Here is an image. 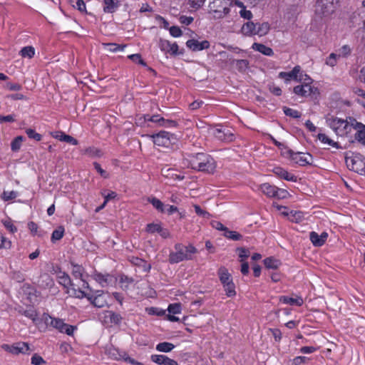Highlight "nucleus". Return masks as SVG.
I'll return each instance as SVG.
<instances>
[{"instance_id":"obj_43","label":"nucleus","mask_w":365,"mask_h":365,"mask_svg":"<svg viewBox=\"0 0 365 365\" xmlns=\"http://www.w3.org/2000/svg\"><path fill=\"white\" fill-rule=\"evenodd\" d=\"M23 140L24 138L22 136H17L16 138H15L11 143V150L15 152L18 151L21 146Z\"/></svg>"},{"instance_id":"obj_22","label":"nucleus","mask_w":365,"mask_h":365,"mask_svg":"<svg viewBox=\"0 0 365 365\" xmlns=\"http://www.w3.org/2000/svg\"><path fill=\"white\" fill-rule=\"evenodd\" d=\"M252 48L255 51H259L267 56H271L274 54V52L270 47H268L262 43H254L252 46Z\"/></svg>"},{"instance_id":"obj_10","label":"nucleus","mask_w":365,"mask_h":365,"mask_svg":"<svg viewBox=\"0 0 365 365\" xmlns=\"http://www.w3.org/2000/svg\"><path fill=\"white\" fill-rule=\"evenodd\" d=\"M91 277L98 282L101 287H106L113 282V277L110 274H102L95 271Z\"/></svg>"},{"instance_id":"obj_45","label":"nucleus","mask_w":365,"mask_h":365,"mask_svg":"<svg viewBox=\"0 0 365 365\" xmlns=\"http://www.w3.org/2000/svg\"><path fill=\"white\" fill-rule=\"evenodd\" d=\"M17 192L16 191H4L1 197L5 201H9L11 200H14L17 197Z\"/></svg>"},{"instance_id":"obj_36","label":"nucleus","mask_w":365,"mask_h":365,"mask_svg":"<svg viewBox=\"0 0 365 365\" xmlns=\"http://www.w3.org/2000/svg\"><path fill=\"white\" fill-rule=\"evenodd\" d=\"M20 54L24 58H31L35 54V49L32 46H25L20 51Z\"/></svg>"},{"instance_id":"obj_35","label":"nucleus","mask_w":365,"mask_h":365,"mask_svg":"<svg viewBox=\"0 0 365 365\" xmlns=\"http://www.w3.org/2000/svg\"><path fill=\"white\" fill-rule=\"evenodd\" d=\"M224 236L227 237V239L234 240V241H238L240 240L242 238V235L238 233L236 231H232L230 230L228 228L225 230V232H224Z\"/></svg>"},{"instance_id":"obj_60","label":"nucleus","mask_w":365,"mask_h":365,"mask_svg":"<svg viewBox=\"0 0 365 365\" xmlns=\"http://www.w3.org/2000/svg\"><path fill=\"white\" fill-rule=\"evenodd\" d=\"M268 88H269V91L270 93H272V94L277 96H279L282 95V90L278 86H276L274 84L272 83V84H269L268 85Z\"/></svg>"},{"instance_id":"obj_11","label":"nucleus","mask_w":365,"mask_h":365,"mask_svg":"<svg viewBox=\"0 0 365 365\" xmlns=\"http://www.w3.org/2000/svg\"><path fill=\"white\" fill-rule=\"evenodd\" d=\"M352 121V128L357 130L355 134V139L361 144L365 145V125L357 122L354 118H350Z\"/></svg>"},{"instance_id":"obj_21","label":"nucleus","mask_w":365,"mask_h":365,"mask_svg":"<svg viewBox=\"0 0 365 365\" xmlns=\"http://www.w3.org/2000/svg\"><path fill=\"white\" fill-rule=\"evenodd\" d=\"M279 301L283 304L297 305L299 307L302 306L304 303V300L301 297L292 298L287 296H281Z\"/></svg>"},{"instance_id":"obj_64","label":"nucleus","mask_w":365,"mask_h":365,"mask_svg":"<svg viewBox=\"0 0 365 365\" xmlns=\"http://www.w3.org/2000/svg\"><path fill=\"white\" fill-rule=\"evenodd\" d=\"M351 51L350 47L348 45H344L339 49V56L346 57L351 53Z\"/></svg>"},{"instance_id":"obj_63","label":"nucleus","mask_w":365,"mask_h":365,"mask_svg":"<svg viewBox=\"0 0 365 365\" xmlns=\"http://www.w3.org/2000/svg\"><path fill=\"white\" fill-rule=\"evenodd\" d=\"M170 34L173 37H179L182 35V31L181 29L176 26H173L169 29Z\"/></svg>"},{"instance_id":"obj_24","label":"nucleus","mask_w":365,"mask_h":365,"mask_svg":"<svg viewBox=\"0 0 365 365\" xmlns=\"http://www.w3.org/2000/svg\"><path fill=\"white\" fill-rule=\"evenodd\" d=\"M261 191L269 197H274L277 192V187L269 183H264L260 185Z\"/></svg>"},{"instance_id":"obj_13","label":"nucleus","mask_w":365,"mask_h":365,"mask_svg":"<svg viewBox=\"0 0 365 365\" xmlns=\"http://www.w3.org/2000/svg\"><path fill=\"white\" fill-rule=\"evenodd\" d=\"M186 46L193 51H199L208 48L210 42L206 40L200 42L195 39H190L186 42Z\"/></svg>"},{"instance_id":"obj_54","label":"nucleus","mask_w":365,"mask_h":365,"mask_svg":"<svg viewBox=\"0 0 365 365\" xmlns=\"http://www.w3.org/2000/svg\"><path fill=\"white\" fill-rule=\"evenodd\" d=\"M128 58L133 61V62L146 66L145 62L142 59L141 56L139 53L129 55Z\"/></svg>"},{"instance_id":"obj_51","label":"nucleus","mask_w":365,"mask_h":365,"mask_svg":"<svg viewBox=\"0 0 365 365\" xmlns=\"http://www.w3.org/2000/svg\"><path fill=\"white\" fill-rule=\"evenodd\" d=\"M2 223L10 232L14 233L17 231L16 227L12 223L10 219L2 220Z\"/></svg>"},{"instance_id":"obj_42","label":"nucleus","mask_w":365,"mask_h":365,"mask_svg":"<svg viewBox=\"0 0 365 365\" xmlns=\"http://www.w3.org/2000/svg\"><path fill=\"white\" fill-rule=\"evenodd\" d=\"M83 268L78 264H73L72 269V274L76 279H80L81 280L83 279Z\"/></svg>"},{"instance_id":"obj_26","label":"nucleus","mask_w":365,"mask_h":365,"mask_svg":"<svg viewBox=\"0 0 365 365\" xmlns=\"http://www.w3.org/2000/svg\"><path fill=\"white\" fill-rule=\"evenodd\" d=\"M19 312L28 317L29 319H31L34 323H36L38 319V313L36 310L32 307H30L29 309L25 310L20 309Z\"/></svg>"},{"instance_id":"obj_46","label":"nucleus","mask_w":365,"mask_h":365,"mask_svg":"<svg viewBox=\"0 0 365 365\" xmlns=\"http://www.w3.org/2000/svg\"><path fill=\"white\" fill-rule=\"evenodd\" d=\"M169 314H177L181 312V304L179 303L171 304L168 306Z\"/></svg>"},{"instance_id":"obj_34","label":"nucleus","mask_w":365,"mask_h":365,"mask_svg":"<svg viewBox=\"0 0 365 365\" xmlns=\"http://www.w3.org/2000/svg\"><path fill=\"white\" fill-rule=\"evenodd\" d=\"M59 283L62 284L64 287H72L74 284L72 283L71 279L68 274L65 272L62 273V275L58 277Z\"/></svg>"},{"instance_id":"obj_61","label":"nucleus","mask_w":365,"mask_h":365,"mask_svg":"<svg viewBox=\"0 0 365 365\" xmlns=\"http://www.w3.org/2000/svg\"><path fill=\"white\" fill-rule=\"evenodd\" d=\"M161 226L158 224L150 223L147 225L146 231L150 233L159 232Z\"/></svg>"},{"instance_id":"obj_52","label":"nucleus","mask_w":365,"mask_h":365,"mask_svg":"<svg viewBox=\"0 0 365 365\" xmlns=\"http://www.w3.org/2000/svg\"><path fill=\"white\" fill-rule=\"evenodd\" d=\"M31 362L34 365H42L46 364V361L38 354H34L31 359Z\"/></svg>"},{"instance_id":"obj_37","label":"nucleus","mask_w":365,"mask_h":365,"mask_svg":"<svg viewBox=\"0 0 365 365\" xmlns=\"http://www.w3.org/2000/svg\"><path fill=\"white\" fill-rule=\"evenodd\" d=\"M226 295L229 297H234L236 294L235 286L233 282H230L225 284H223Z\"/></svg>"},{"instance_id":"obj_9","label":"nucleus","mask_w":365,"mask_h":365,"mask_svg":"<svg viewBox=\"0 0 365 365\" xmlns=\"http://www.w3.org/2000/svg\"><path fill=\"white\" fill-rule=\"evenodd\" d=\"M339 0H317L316 4V12L320 15L327 16L334 11V4Z\"/></svg>"},{"instance_id":"obj_8","label":"nucleus","mask_w":365,"mask_h":365,"mask_svg":"<svg viewBox=\"0 0 365 365\" xmlns=\"http://www.w3.org/2000/svg\"><path fill=\"white\" fill-rule=\"evenodd\" d=\"M346 164L349 170L365 175V158L362 159L361 155L346 158Z\"/></svg>"},{"instance_id":"obj_53","label":"nucleus","mask_w":365,"mask_h":365,"mask_svg":"<svg viewBox=\"0 0 365 365\" xmlns=\"http://www.w3.org/2000/svg\"><path fill=\"white\" fill-rule=\"evenodd\" d=\"M167 356L153 354L151 356V360L154 363L160 365H163Z\"/></svg>"},{"instance_id":"obj_62","label":"nucleus","mask_w":365,"mask_h":365,"mask_svg":"<svg viewBox=\"0 0 365 365\" xmlns=\"http://www.w3.org/2000/svg\"><path fill=\"white\" fill-rule=\"evenodd\" d=\"M288 195H289V193L287 190L277 187V192H276L274 197H277L278 199H284Z\"/></svg>"},{"instance_id":"obj_40","label":"nucleus","mask_w":365,"mask_h":365,"mask_svg":"<svg viewBox=\"0 0 365 365\" xmlns=\"http://www.w3.org/2000/svg\"><path fill=\"white\" fill-rule=\"evenodd\" d=\"M73 7L77 9L81 12L86 11V4L83 0H69Z\"/></svg>"},{"instance_id":"obj_29","label":"nucleus","mask_w":365,"mask_h":365,"mask_svg":"<svg viewBox=\"0 0 365 365\" xmlns=\"http://www.w3.org/2000/svg\"><path fill=\"white\" fill-rule=\"evenodd\" d=\"M132 262L135 265L141 268L145 272H148L151 269V264L141 258L135 257Z\"/></svg>"},{"instance_id":"obj_38","label":"nucleus","mask_w":365,"mask_h":365,"mask_svg":"<svg viewBox=\"0 0 365 365\" xmlns=\"http://www.w3.org/2000/svg\"><path fill=\"white\" fill-rule=\"evenodd\" d=\"M64 228L62 226H59L56 229L51 235V241L54 242L56 240H61L63 237Z\"/></svg>"},{"instance_id":"obj_18","label":"nucleus","mask_w":365,"mask_h":365,"mask_svg":"<svg viewBox=\"0 0 365 365\" xmlns=\"http://www.w3.org/2000/svg\"><path fill=\"white\" fill-rule=\"evenodd\" d=\"M52 136L60 141L66 142L71 145H78V140L69 135H66L62 131H56L52 133Z\"/></svg>"},{"instance_id":"obj_59","label":"nucleus","mask_w":365,"mask_h":365,"mask_svg":"<svg viewBox=\"0 0 365 365\" xmlns=\"http://www.w3.org/2000/svg\"><path fill=\"white\" fill-rule=\"evenodd\" d=\"M14 121H16V115L14 114L8 115L6 116L0 115V123H13Z\"/></svg>"},{"instance_id":"obj_19","label":"nucleus","mask_w":365,"mask_h":365,"mask_svg":"<svg viewBox=\"0 0 365 365\" xmlns=\"http://www.w3.org/2000/svg\"><path fill=\"white\" fill-rule=\"evenodd\" d=\"M95 298L93 299V305L95 307L103 308L107 304V300L103 295V291L97 290L95 291Z\"/></svg>"},{"instance_id":"obj_5","label":"nucleus","mask_w":365,"mask_h":365,"mask_svg":"<svg viewBox=\"0 0 365 365\" xmlns=\"http://www.w3.org/2000/svg\"><path fill=\"white\" fill-rule=\"evenodd\" d=\"M327 121L330 128H331L338 135L344 136L351 132L352 121L350 119L349 121H347L346 120L340 118H329Z\"/></svg>"},{"instance_id":"obj_58","label":"nucleus","mask_w":365,"mask_h":365,"mask_svg":"<svg viewBox=\"0 0 365 365\" xmlns=\"http://www.w3.org/2000/svg\"><path fill=\"white\" fill-rule=\"evenodd\" d=\"M239 14L242 18L245 19L250 20L252 18V12L250 10H247L246 7L240 9Z\"/></svg>"},{"instance_id":"obj_17","label":"nucleus","mask_w":365,"mask_h":365,"mask_svg":"<svg viewBox=\"0 0 365 365\" xmlns=\"http://www.w3.org/2000/svg\"><path fill=\"white\" fill-rule=\"evenodd\" d=\"M328 234L325 232H323L320 235L315 232H311L309 234V239L316 247L322 246L325 243Z\"/></svg>"},{"instance_id":"obj_56","label":"nucleus","mask_w":365,"mask_h":365,"mask_svg":"<svg viewBox=\"0 0 365 365\" xmlns=\"http://www.w3.org/2000/svg\"><path fill=\"white\" fill-rule=\"evenodd\" d=\"M336 54L334 53H331L326 59V64L331 66V67H334L336 66V63H337V60H336Z\"/></svg>"},{"instance_id":"obj_55","label":"nucleus","mask_w":365,"mask_h":365,"mask_svg":"<svg viewBox=\"0 0 365 365\" xmlns=\"http://www.w3.org/2000/svg\"><path fill=\"white\" fill-rule=\"evenodd\" d=\"M85 153L91 157L100 156L101 155V150L94 147L88 148L85 150Z\"/></svg>"},{"instance_id":"obj_3","label":"nucleus","mask_w":365,"mask_h":365,"mask_svg":"<svg viewBox=\"0 0 365 365\" xmlns=\"http://www.w3.org/2000/svg\"><path fill=\"white\" fill-rule=\"evenodd\" d=\"M231 4L230 0H213L209 4L208 14L212 19H223L230 12Z\"/></svg>"},{"instance_id":"obj_28","label":"nucleus","mask_w":365,"mask_h":365,"mask_svg":"<svg viewBox=\"0 0 365 365\" xmlns=\"http://www.w3.org/2000/svg\"><path fill=\"white\" fill-rule=\"evenodd\" d=\"M256 24L252 21L245 23L242 27V32L246 36L255 35Z\"/></svg>"},{"instance_id":"obj_1","label":"nucleus","mask_w":365,"mask_h":365,"mask_svg":"<svg viewBox=\"0 0 365 365\" xmlns=\"http://www.w3.org/2000/svg\"><path fill=\"white\" fill-rule=\"evenodd\" d=\"M186 160L188 162L189 167L197 171L213 173L216 168L215 160L207 153L190 154Z\"/></svg>"},{"instance_id":"obj_48","label":"nucleus","mask_w":365,"mask_h":365,"mask_svg":"<svg viewBox=\"0 0 365 365\" xmlns=\"http://www.w3.org/2000/svg\"><path fill=\"white\" fill-rule=\"evenodd\" d=\"M158 46L165 53H168L170 47V42L168 40L160 39Z\"/></svg>"},{"instance_id":"obj_41","label":"nucleus","mask_w":365,"mask_h":365,"mask_svg":"<svg viewBox=\"0 0 365 365\" xmlns=\"http://www.w3.org/2000/svg\"><path fill=\"white\" fill-rule=\"evenodd\" d=\"M318 139L324 143H327L328 145L339 148L338 143L332 140L331 139L329 138L324 133H319L318 134Z\"/></svg>"},{"instance_id":"obj_23","label":"nucleus","mask_w":365,"mask_h":365,"mask_svg":"<svg viewBox=\"0 0 365 365\" xmlns=\"http://www.w3.org/2000/svg\"><path fill=\"white\" fill-rule=\"evenodd\" d=\"M118 2V0H104L103 11L108 14L115 12L119 6Z\"/></svg>"},{"instance_id":"obj_15","label":"nucleus","mask_w":365,"mask_h":365,"mask_svg":"<svg viewBox=\"0 0 365 365\" xmlns=\"http://www.w3.org/2000/svg\"><path fill=\"white\" fill-rule=\"evenodd\" d=\"M314 89L316 88L312 87L309 83H306L304 84L295 86L293 91L296 95L307 97L313 93Z\"/></svg>"},{"instance_id":"obj_44","label":"nucleus","mask_w":365,"mask_h":365,"mask_svg":"<svg viewBox=\"0 0 365 365\" xmlns=\"http://www.w3.org/2000/svg\"><path fill=\"white\" fill-rule=\"evenodd\" d=\"M283 110L286 115L292 117L293 118H299L301 117V113L297 110H294L292 108L287 107H284Z\"/></svg>"},{"instance_id":"obj_16","label":"nucleus","mask_w":365,"mask_h":365,"mask_svg":"<svg viewBox=\"0 0 365 365\" xmlns=\"http://www.w3.org/2000/svg\"><path fill=\"white\" fill-rule=\"evenodd\" d=\"M273 173L279 178L287 181L297 182V177L293 174L288 173L286 170L281 167H275L273 168Z\"/></svg>"},{"instance_id":"obj_20","label":"nucleus","mask_w":365,"mask_h":365,"mask_svg":"<svg viewBox=\"0 0 365 365\" xmlns=\"http://www.w3.org/2000/svg\"><path fill=\"white\" fill-rule=\"evenodd\" d=\"M105 318L109 321L110 324L115 325L120 324L123 317L118 313H115L113 311L108 310L105 313Z\"/></svg>"},{"instance_id":"obj_47","label":"nucleus","mask_w":365,"mask_h":365,"mask_svg":"<svg viewBox=\"0 0 365 365\" xmlns=\"http://www.w3.org/2000/svg\"><path fill=\"white\" fill-rule=\"evenodd\" d=\"M26 133L27 134L29 138L34 139L36 141H40L41 140V135L36 133L34 130L31 128L26 129Z\"/></svg>"},{"instance_id":"obj_33","label":"nucleus","mask_w":365,"mask_h":365,"mask_svg":"<svg viewBox=\"0 0 365 365\" xmlns=\"http://www.w3.org/2000/svg\"><path fill=\"white\" fill-rule=\"evenodd\" d=\"M148 201L152 204V205L158 211L160 212H165V205L158 198L155 197H149L148 199Z\"/></svg>"},{"instance_id":"obj_6","label":"nucleus","mask_w":365,"mask_h":365,"mask_svg":"<svg viewBox=\"0 0 365 365\" xmlns=\"http://www.w3.org/2000/svg\"><path fill=\"white\" fill-rule=\"evenodd\" d=\"M1 348L4 351L14 355L19 354L29 355L31 352L34 351V349L30 347L29 344L24 341H18L12 344H4L1 345Z\"/></svg>"},{"instance_id":"obj_31","label":"nucleus","mask_w":365,"mask_h":365,"mask_svg":"<svg viewBox=\"0 0 365 365\" xmlns=\"http://www.w3.org/2000/svg\"><path fill=\"white\" fill-rule=\"evenodd\" d=\"M134 282V279L132 277H129L125 274H122L120 277L119 283L120 287L123 290H127L129 289L130 284Z\"/></svg>"},{"instance_id":"obj_12","label":"nucleus","mask_w":365,"mask_h":365,"mask_svg":"<svg viewBox=\"0 0 365 365\" xmlns=\"http://www.w3.org/2000/svg\"><path fill=\"white\" fill-rule=\"evenodd\" d=\"M213 134L216 138L222 141L231 142L234 140V134L227 128H217Z\"/></svg>"},{"instance_id":"obj_14","label":"nucleus","mask_w":365,"mask_h":365,"mask_svg":"<svg viewBox=\"0 0 365 365\" xmlns=\"http://www.w3.org/2000/svg\"><path fill=\"white\" fill-rule=\"evenodd\" d=\"M292 158L301 166L312 164V156L309 153H297L292 155Z\"/></svg>"},{"instance_id":"obj_57","label":"nucleus","mask_w":365,"mask_h":365,"mask_svg":"<svg viewBox=\"0 0 365 365\" xmlns=\"http://www.w3.org/2000/svg\"><path fill=\"white\" fill-rule=\"evenodd\" d=\"M249 62L247 60L242 59V60H236V66L238 70L240 71H245L248 67Z\"/></svg>"},{"instance_id":"obj_32","label":"nucleus","mask_w":365,"mask_h":365,"mask_svg":"<svg viewBox=\"0 0 365 365\" xmlns=\"http://www.w3.org/2000/svg\"><path fill=\"white\" fill-rule=\"evenodd\" d=\"M175 348V345L172 343L164 341L157 344L156 350L160 352H170Z\"/></svg>"},{"instance_id":"obj_50","label":"nucleus","mask_w":365,"mask_h":365,"mask_svg":"<svg viewBox=\"0 0 365 365\" xmlns=\"http://www.w3.org/2000/svg\"><path fill=\"white\" fill-rule=\"evenodd\" d=\"M304 216L303 213L299 211L291 212L290 220L294 222H299L302 220Z\"/></svg>"},{"instance_id":"obj_2","label":"nucleus","mask_w":365,"mask_h":365,"mask_svg":"<svg viewBox=\"0 0 365 365\" xmlns=\"http://www.w3.org/2000/svg\"><path fill=\"white\" fill-rule=\"evenodd\" d=\"M175 252L169 255L168 261L170 264H177L185 260L192 259V255L197 252V249L192 245L185 246L181 243L175 245Z\"/></svg>"},{"instance_id":"obj_27","label":"nucleus","mask_w":365,"mask_h":365,"mask_svg":"<svg viewBox=\"0 0 365 365\" xmlns=\"http://www.w3.org/2000/svg\"><path fill=\"white\" fill-rule=\"evenodd\" d=\"M255 32V35H258L259 36H265L269 31V25L267 22H264L262 24H256Z\"/></svg>"},{"instance_id":"obj_4","label":"nucleus","mask_w":365,"mask_h":365,"mask_svg":"<svg viewBox=\"0 0 365 365\" xmlns=\"http://www.w3.org/2000/svg\"><path fill=\"white\" fill-rule=\"evenodd\" d=\"M150 137L153 138L154 144L158 146L169 148L178 142L175 134L164 130L153 134Z\"/></svg>"},{"instance_id":"obj_25","label":"nucleus","mask_w":365,"mask_h":365,"mask_svg":"<svg viewBox=\"0 0 365 365\" xmlns=\"http://www.w3.org/2000/svg\"><path fill=\"white\" fill-rule=\"evenodd\" d=\"M217 273L220 280L222 284H225L227 283H229L230 282H232L231 275L225 267H220Z\"/></svg>"},{"instance_id":"obj_39","label":"nucleus","mask_w":365,"mask_h":365,"mask_svg":"<svg viewBox=\"0 0 365 365\" xmlns=\"http://www.w3.org/2000/svg\"><path fill=\"white\" fill-rule=\"evenodd\" d=\"M105 48H108V50L112 52H117L123 51L126 46L125 45H119L115 43H103Z\"/></svg>"},{"instance_id":"obj_30","label":"nucleus","mask_w":365,"mask_h":365,"mask_svg":"<svg viewBox=\"0 0 365 365\" xmlns=\"http://www.w3.org/2000/svg\"><path fill=\"white\" fill-rule=\"evenodd\" d=\"M264 264L267 269H277L281 264V262L274 257H267L264 259Z\"/></svg>"},{"instance_id":"obj_49","label":"nucleus","mask_w":365,"mask_h":365,"mask_svg":"<svg viewBox=\"0 0 365 365\" xmlns=\"http://www.w3.org/2000/svg\"><path fill=\"white\" fill-rule=\"evenodd\" d=\"M11 242L0 232V249H9Z\"/></svg>"},{"instance_id":"obj_7","label":"nucleus","mask_w":365,"mask_h":365,"mask_svg":"<svg viewBox=\"0 0 365 365\" xmlns=\"http://www.w3.org/2000/svg\"><path fill=\"white\" fill-rule=\"evenodd\" d=\"M48 319L51 320L49 324L51 327L58 329L61 333H66L68 336L73 335L74 330L76 329V327L67 324L61 319L52 318L48 315L46 317V322L47 324H48Z\"/></svg>"}]
</instances>
